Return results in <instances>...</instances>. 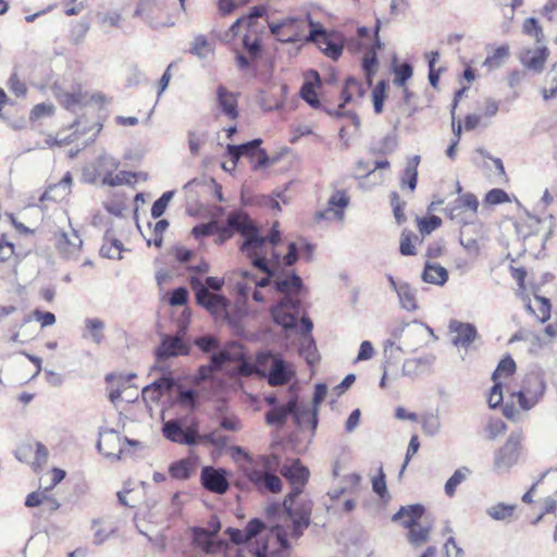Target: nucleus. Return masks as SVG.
I'll return each mask as SVG.
<instances>
[{
    "label": "nucleus",
    "instance_id": "69168bd1",
    "mask_svg": "<svg viewBox=\"0 0 557 557\" xmlns=\"http://www.w3.org/2000/svg\"><path fill=\"white\" fill-rule=\"evenodd\" d=\"M84 100V97L81 92H65L60 96V102L67 110H75L77 106H79Z\"/></svg>",
    "mask_w": 557,
    "mask_h": 557
},
{
    "label": "nucleus",
    "instance_id": "5fc2aeb1",
    "mask_svg": "<svg viewBox=\"0 0 557 557\" xmlns=\"http://www.w3.org/2000/svg\"><path fill=\"white\" fill-rule=\"evenodd\" d=\"M516 368H517L516 362H515V360L510 356H507V357L503 358L498 362L495 371L492 374L493 382L498 381V377L502 374H505V375L513 374L515 371H516Z\"/></svg>",
    "mask_w": 557,
    "mask_h": 557
},
{
    "label": "nucleus",
    "instance_id": "f704fd0d",
    "mask_svg": "<svg viewBox=\"0 0 557 557\" xmlns=\"http://www.w3.org/2000/svg\"><path fill=\"white\" fill-rule=\"evenodd\" d=\"M406 331L412 335L419 336H423L425 331L433 335V330L431 327L417 320H413L412 322H403L393 330L392 335L395 339H399Z\"/></svg>",
    "mask_w": 557,
    "mask_h": 557
},
{
    "label": "nucleus",
    "instance_id": "7ed1b4c3",
    "mask_svg": "<svg viewBox=\"0 0 557 557\" xmlns=\"http://www.w3.org/2000/svg\"><path fill=\"white\" fill-rule=\"evenodd\" d=\"M244 349L238 343H228L221 347L219 342L211 336V392L214 385L220 382L218 370L238 372L244 367Z\"/></svg>",
    "mask_w": 557,
    "mask_h": 557
},
{
    "label": "nucleus",
    "instance_id": "4d7b16f0",
    "mask_svg": "<svg viewBox=\"0 0 557 557\" xmlns=\"http://www.w3.org/2000/svg\"><path fill=\"white\" fill-rule=\"evenodd\" d=\"M523 32L533 37L537 44L544 38L543 29L535 17H529L523 23Z\"/></svg>",
    "mask_w": 557,
    "mask_h": 557
},
{
    "label": "nucleus",
    "instance_id": "2eb2a0df",
    "mask_svg": "<svg viewBox=\"0 0 557 557\" xmlns=\"http://www.w3.org/2000/svg\"><path fill=\"white\" fill-rule=\"evenodd\" d=\"M519 458V436L510 435L505 445L495 453L494 467L509 470Z\"/></svg>",
    "mask_w": 557,
    "mask_h": 557
},
{
    "label": "nucleus",
    "instance_id": "49530a36",
    "mask_svg": "<svg viewBox=\"0 0 557 557\" xmlns=\"http://www.w3.org/2000/svg\"><path fill=\"white\" fill-rule=\"evenodd\" d=\"M471 470L468 467L458 468L453 475L446 481L444 490L445 494L449 497L455 495L456 488L459 484H461L468 475H470Z\"/></svg>",
    "mask_w": 557,
    "mask_h": 557
},
{
    "label": "nucleus",
    "instance_id": "7c9ffc66",
    "mask_svg": "<svg viewBox=\"0 0 557 557\" xmlns=\"http://www.w3.org/2000/svg\"><path fill=\"white\" fill-rule=\"evenodd\" d=\"M197 466L198 457L191 453L188 458L172 463L169 471L173 478L184 480L189 478L191 472L196 470Z\"/></svg>",
    "mask_w": 557,
    "mask_h": 557
},
{
    "label": "nucleus",
    "instance_id": "412c9836",
    "mask_svg": "<svg viewBox=\"0 0 557 557\" xmlns=\"http://www.w3.org/2000/svg\"><path fill=\"white\" fill-rule=\"evenodd\" d=\"M295 424L300 429H309L314 434L318 426V410L309 405L300 404L296 396L295 410L292 411Z\"/></svg>",
    "mask_w": 557,
    "mask_h": 557
},
{
    "label": "nucleus",
    "instance_id": "473e14b6",
    "mask_svg": "<svg viewBox=\"0 0 557 557\" xmlns=\"http://www.w3.org/2000/svg\"><path fill=\"white\" fill-rule=\"evenodd\" d=\"M398 146L397 137L394 133L385 135L383 138L373 141L369 148L372 156H385L393 153Z\"/></svg>",
    "mask_w": 557,
    "mask_h": 557
},
{
    "label": "nucleus",
    "instance_id": "c756f323",
    "mask_svg": "<svg viewBox=\"0 0 557 557\" xmlns=\"http://www.w3.org/2000/svg\"><path fill=\"white\" fill-rule=\"evenodd\" d=\"M85 327L82 337L90 339L96 345H100L104 339V322L99 318H87L84 321Z\"/></svg>",
    "mask_w": 557,
    "mask_h": 557
},
{
    "label": "nucleus",
    "instance_id": "4468645a",
    "mask_svg": "<svg viewBox=\"0 0 557 557\" xmlns=\"http://www.w3.org/2000/svg\"><path fill=\"white\" fill-rule=\"evenodd\" d=\"M162 433L166 440L185 445H195L200 438L195 429H184L182 422L177 419L163 422Z\"/></svg>",
    "mask_w": 557,
    "mask_h": 557
},
{
    "label": "nucleus",
    "instance_id": "ea45409f",
    "mask_svg": "<svg viewBox=\"0 0 557 557\" xmlns=\"http://www.w3.org/2000/svg\"><path fill=\"white\" fill-rule=\"evenodd\" d=\"M329 210L333 211L334 215L342 220L344 218V209L349 203V197L344 190H336L329 199Z\"/></svg>",
    "mask_w": 557,
    "mask_h": 557
},
{
    "label": "nucleus",
    "instance_id": "37998d69",
    "mask_svg": "<svg viewBox=\"0 0 557 557\" xmlns=\"http://www.w3.org/2000/svg\"><path fill=\"white\" fill-rule=\"evenodd\" d=\"M516 506L497 503L486 509V515L495 521H506L513 516Z\"/></svg>",
    "mask_w": 557,
    "mask_h": 557
},
{
    "label": "nucleus",
    "instance_id": "c03bdc74",
    "mask_svg": "<svg viewBox=\"0 0 557 557\" xmlns=\"http://www.w3.org/2000/svg\"><path fill=\"white\" fill-rule=\"evenodd\" d=\"M392 69H393V73L395 74L394 84L398 87H405L406 83L413 75V67L408 62L397 64L396 60L394 59Z\"/></svg>",
    "mask_w": 557,
    "mask_h": 557
},
{
    "label": "nucleus",
    "instance_id": "72a5a7b5",
    "mask_svg": "<svg viewBox=\"0 0 557 557\" xmlns=\"http://www.w3.org/2000/svg\"><path fill=\"white\" fill-rule=\"evenodd\" d=\"M101 181L109 178L120 166V161L114 157L103 153L92 162Z\"/></svg>",
    "mask_w": 557,
    "mask_h": 557
},
{
    "label": "nucleus",
    "instance_id": "4c0bfd02",
    "mask_svg": "<svg viewBox=\"0 0 557 557\" xmlns=\"http://www.w3.org/2000/svg\"><path fill=\"white\" fill-rule=\"evenodd\" d=\"M152 370L162 372V376L152 382L158 384L157 388L162 395L170 393L173 389H177L180 384L171 375V371L168 367L156 364L153 366Z\"/></svg>",
    "mask_w": 557,
    "mask_h": 557
},
{
    "label": "nucleus",
    "instance_id": "c9c22d12",
    "mask_svg": "<svg viewBox=\"0 0 557 557\" xmlns=\"http://www.w3.org/2000/svg\"><path fill=\"white\" fill-rule=\"evenodd\" d=\"M99 441L97 443L98 450L103 454L106 457L115 456L120 458V455L124 453L123 448H119V454H114L113 451H108L103 449V445H111L114 443H120L121 438L116 431L112 429H103L99 432Z\"/></svg>",
    "mask_w": 557,
    "mask_h": 557
},
{
    "label": "nucleus",
    "instance_id": "3c124183",
    "mask_svg": "<svg viewBox=\"0 0 557 557\" xmlns=\"http://www.w3.org/2000/svg\"><path fill=\"white\" fill-rule=\"evenodd\" d=\"M135 177V173L131 171H120L116 174H112L106 181H101V184L104 186L116 187L121 185H129L133 184V178Z\"/></svg>",
    "mask_w": 557,
    "mask_h": 557
},
{
    "label": "nucleus",
    "instance_id": "a211bd4d",
    "mask_svg": "<svg viewBox=\"0 0 557 557\" xmlns=\"http://www.w3.org/2000/svg\"><path fill=\"white\" fill-rule=\"evenodd\" d=\"M299 21L294 17L285 18L280 23H270L269 28L272 35L278 36V40L285 44H295L301 40V36L298 33Z\"/></svg>",
    "mask_w": 557,
    "mask_h": 557
},
{
    "label": "nucleus",
    "instance_id": "393cba45",
    "mask_svg": "<svg viewBox=\"0 0 557 557\" xmlns=\"http://www.w3.org/2000/svg\"><path fill=\"white\" fill-rule=\"evenodd\" d=\"M262 140L260 138L252 139L250 141L240 145H226V156L232 162V168H235L238 160L242 157L253 158L260 150Z\"/></svg>",
    "mask_w": 557,
    "mask_h": 557
},
{
    "label": "nucleus",
    "instance_id": "f3484780",
    "mask_svg": "<svg viewBox=\"0 0 557 557\" xmlns=\"http://www.w3.org/2000/svg\"><path fill=\"white\" fill-rule=\"evenodd\" d=\"M435 361L436 357L433 354L405 359L401 367V376L416 380L418 376L431 372Z\"/></svg>",
    "mask_w": 557,
    "mask_h": 557
},
{
    "label": "nucleus",
    "instance_id": "39448f33",
    "mask_svg": "<svg viewBox=\"0 0 557 557\" xmlns=\"http://www.w3.org/2000/svg\"><path fill=\"white\" fill-rule=\"evenodd\" d=\"M222 286L219 278L211 276V317L216 322L228 325L233 331L242 330V319L245 315V309L239 306H233L225 297L215 294Z\"/></svg>",
    "mask_w": 557,
    "mask_h": 557
},
{
    "label": "nucleus",
    "instance_id": "4be33fe9",
    "mask_svg": "<svg viewBox=\"0 0 557 557\" xmlns=\"http://www.w3.org/2000/svg\"><path fill=\"white\" fill-rule=\"evenodd\" d=\"M190 547L182 553L181 557H203L209 554V531L194 527L190 529Z\"/></svg>",
    "mask_w": 557,
    "mask_h": 557
},
{
    "label": "nucleus",
    "instance_id": "13d9d810",
    "mask_svg": "<svg viewBox=\"0 0 557 557\" xmlns=\"http://www.w3.org/2000/svg\"><path fill=\"white\" fill-rule=\"evenodd\" d=\"M422 430L428 436L436 435L441 430L438 417L433 413L424 416L422 420Z\"/></svg>",
    "mask_w": 557,
    "mask_h": 557
},
{
    "label": "nucleus",
    "instance_id": "6e6552de",
    "mask_svg": "<svg viewBox=\"0 0 557 557\" xmlns=\"http://www.w3.org/2000/svg\"><path fill=\"white\" fill-rule=\"evenodd\" d=\"M258 361L260 366L267 369V377L271 386L286 384L295 375V371L289 363L271 352L259 355Z\"/></svg>",
    "mask_w": 557,
    "mask_h": 557
},
{
    "label": "nucleus",
    "instance_id": "bf43d9fd",
    "mask_svg": "<svg viewBox=\"0 0 557 557\" xmlns=\"http://www.w3.org/2000/svg\"><path fill=\"white\" fill-rule=\"evenodd\" d=\"M417 235L412 232L404 231L400 236L399 251L403 256H414L416 248L412 244V239H416Z\"/></svg>",
    "mask_w": 557,
    "mask_h": 557
},
{
    "label": "nucleus",
    "instance_id": "0eeeda50",
    "mask_svg": "<svg viewBox=\"0 0 557 557\" xmlns=\"http://www.w3.org/2000/svg\"><path fill=\"white\" fill-rule=\"evenodd\" d=\"M546 382L539 373H530L523 380L521 389L513 393L523 410L532 409L544 396Z\"/></svg>",
    "mask_w": 557,
    "mask_h": 557
},
{
    "label": "nucleus",
    "instance_id": "aec40b11",
    "mask_svg": "<svg viewBox=\"0 0 557 557\" xmlns=\"http://www.w3.org/2000/svg\"><path fill=\"white\" fill-rule=\"evenodd\" d=\"M548 58V49L546 46H537L536 48H528L519 53V60L530 71L542 73L544 64Z\"/></svg>",
    "mask_w": 557,
    "mask_h": 557
},
{
    "label": "nucleus",
    "instance_id": "de8ad7c7",
    "mask_svg": "<svg viewBox=\"0 0 557 557\" xmlns=\"http://www.w3.org/2000/svg\"><path fill=\"white\" fill-rule=\"evenodd\" d=\"M509 55V47L508 46H499L497 47L493 53L491 55H488L484 62H483V66H486L490 71L491 70H495V69H499L505 60L508 58Z\"/></svg>",
    "mask_w": 557,
    "mask_h": 557
},
{
    "label": "nucleus",
    "instance_id": "ddd939ff",
    "mask_svg": "<svg viewBox=\"0 0 557 557\" xmlns=\"http://www.w3.org/2000/svg\"><path fill=\"white\" fill-rule=\"evenodd\" d=\"M163 10V4L159 0H138L134 16L140 17L151 28L172 27L175 22L168 18L160 22L158 18L159 12Z\"/></svg>",
    "mask_w": 557,
    "mask_h": 557
},
{
    "label": "nucleus",
    "instance_id": "dca6fc26",
    "mask_svg": "<svg viewBox=\"0 0 557 557\" xmlns=\"http://www.w3.org/2000/svg\"><path fill=\"white\" fill-rule=\"evenodd\" d=\"M448 329L450 333L455 334V336L451 338V344L456 347H462L467 349L478 337L475 325L469 322L451 320L449 322Z\"/></svg>",
    "mask_w": 557,
    "mask_h": 557
},
{
    "label": "nucleus",
    "instance_id": "5701e85b",
    "mask_svg": "<svg viewBox=\"0 0 557 557\" xmlns=\"http://www.w3.org/2000/svg\"><path fill=\"white\" fill-rule=\"evenodd\" d=\"M479 208L478 198L473 194H465L459 196L451 205L446 207L445 212L451 220L462 221L461 213L462 211H470L471 213H475Z\"/></svg>",
    "mask_w": 557,
    "mask_h": 557
},
{
    "label": "nucleus",
    "instance_id": "f257e3e1",
    "mask_svg": "<svg viewBox=\"0 0 557 557\" xmlns=\"http://www.w3.org/2000/svg\"><path fill=\"white\" fill-rule=\"evenodd\" d=\"M235 232H238L244 238L239 247L240 251L255 269L265 274L261 280H257L249 271H240V280L234 285L238 300L245 304L253 288V300L262 302L264 296L259 288L272 284L275 292L281 295L278 304L271 310L272 317L284 330L294 329L297 324V318L300 315L301 301L299 297L305 292V286L298 274L282 267L281 255L275 250V246L280 243L277 223L272 226L270 233L265 236L255 222L243 212L230 213L225 224H220L211 211V236L215 235L214 242L216 244H223Z\"/></svg>",
    "mask_w": 557,
    "mask_h": 557
},
{
    "label": "nucleus",
    "instance_id": "a19ab883",
    "mask_svg": "<svg viewBox=\"0 0 557 557\" xmlns=\"http://www.w3.org/2000/svg\"><path fill=\"white\" fill-rule=\"evenodd\" d=\"M177 403L188 409H195L199 404V393L194 388H184L181 384L177 386Z\"/></svg>",
    "mask_w": 557,
    "mask_h": 557
},
{
    "label": "nucleus",
    "instance_id": "052dcab7",
    "mask_svg": "<svg viewBox=\"0 0 557 557\" xmlns=\"http://www.w3.org/2000/svg\"><path fill=\"white\" fill-rule=\"evenodd\" d=\"M505 431H506V424L499 418L491 419L485 428L486 437L490 441L495 440L497 436L502 435Z\"/></svg>",
    "mask_w": 557,
    "mask_h": 557
},
{
    "label": "nucleus",
    "instance_id": "603ef678",
    "mask_svg": "<svg viewBox=\"0 0 557 557\" xmlns=\"http://www.w3.org/2000/svg\"><path fill=\"white\" fill-rule=\"evenodd\" d=\"M385 98L386 83L384 81H380L372 90L373 109L376 114L382 113Z\"/></svg>",
    "mask_w": 557,
    "mask_h": 557
},
{
    "label": "nucleus",
    "instance_id": "9d476101",
    "mask_svg": "<svg viewBox=\"0 0 557 557\" xmlns=\"http://www.w3.org/2000/svg\"><path fill=\"white\" fill-rule=\"evenodd\" d=\"M190 347L186 344L180 334L161 336L160 344L154 349V356L158 362L170 358L187 356Z\"/></svg>",
    "mask_w": 557,
    "mask_h": 557
},
{
    "label": "nucleus",
    "instance_id": "58836bf2",
    "mask_svg": "<svg viewBox=\"0 0 557 557\" xmlns=\"http://www.w3.org/2000/svg\"><path fill=\"white\" fill-rule=\"evenodd\" d=\"M400 307L406 311H416L418 304L416 299L417 290L409 283H405L396 293Z\"/></svg>",
    "mask_w": 557,
    "mask_h": 557
},
{
    "label": "nucleus",
    "instance_id": "cd10ccee",
    "mask_svg": "<svg viewBox=\"0 0 557 557\" xmlns=\"http://www.w3.org/2000/svg\"><path fill=\"white\" fill-rule=\"evenodd\" d=\"M216 102L221 111L231 120L238 116L237 95L220 86L216 90Z\"/></svg>",
    "mask_w": 557,
    "mask_h": 557
},
{
    "label": "nucleus",
    "instance_id": "8fccbe9b",
    "mask_svg": "<svg viewBox=\"0 0 557 557\" xmlns=\"http://www.w3.org/2000/svg\"><path fill=\"white\" fill-rule=\"evenodd\" d=\"M175 195V190H168L159 197L151 207V216L153 219H158L165 212L169 202L172 200V198Z\"/></svg>",
    "mask_w": 557,
    "mask_h": 557
},
{
    "label": "nucleus",
    "instance_id": "774afa93",
    "mask_svg": "<svg viewBox=\"0 0 557 557\" xmlns=\"http://www.w3.org/2000/svg\"><path fill=\"white\" fill-rule=\"evenodd\" d=\"M509 200V195L500 188H493L485 195V202L488 205H500Z\"/></svg>",
    "mask_w": 557,
    "mask_h": 557
},
{
    "label": "nucleus",
    "instance_id": "09e8293b",
    "mask_svg": "<svg viewBox=\"0 0 557 557\" xmlns=\"http://www.w3.org/2000/svg\"><path fill=\"white\" fill-rule=\"evenodd\" d=\"M319 47L324 54L333 60H337L343 53V45L338 41H335L329 35L323 37L319 44Z\"/></svg>",
    "mask_w": 557,
    "mask_h": 557
},
{
    "label": "nucleus",
    "instance_id": "338daca9",
    "mask_svg": "<svg viewBox=\"0 0 557 557\" xmlns=\"http://www.w3.org/2000/svg\"><path fill=\"white\" fill-rule=\"evenodd\" d=\"M372 490L381 498H384L388 494L385 482V473L382 467L379 469L377 475L372 479Z\"/></svg>",
    "mask_w": 557,
    "mask_h": 557
},
{
    "label": "nucleus",
    "instance_id": "b1692460",
    "mask_svg": "<svg viewBox=\"0 0 557 557\" xmlns=\"http://www.w3.org/2000/svg\"><path fill=\"white\" fill-rule=\"evenodd\" d=\"M263 529L264 523L262 522V520L253 518L248 522L245 531L234 528H227L226 533L228 534V539L232 543L240 545L250 542Z\"/></svg>",
    "mask_w": 557,
    "mask_h": 557
},
{
    "label": "nucleus",
    "instance_id": "680f3d73",
    "mask_svg": "<svg viewBox=\"0 0 557 557\" xmlns=\"http://www.w3.org/2000/svg\"><path fill=\"white\" fill-rule=\"evenodd\" d=\"M89 28H90V24L87 21L82 20V21L77 22L71 30V35H70L71 40L75 45L83 42Z\"/></svg>",
    "mask_w": 557,
    "mask_h": 557
},
{
    "label": "nucleus",
    "instance_id": "a878e982",
    "mask_svg": "<svg viewBox=\"0 0 557 557\" xmlns=\"http://www.w3.org/2000/svg\"><path fill=\"white\" fill-rule=\"evenodd\" d=\"M321 87V78L317 71H310L309 76L304 82L300 88V97L313 109L321 106L315 89Z\"/></svg>",
    "mask_w": 557,
    "mask_h": 557
},
{
    "label": "nucleus",
    "instance_id": "f8f14e48",
    "mask_svg": "<svg viewBox=\"0 0 557 557\" xmlns=\"http://www.w3.org/2000/svg\"><path fill=\"white\" fill-rule=\"evenodd\" d=\"M298 319L299 317L297 318V324L293 330H298L301 334L299 354L310 366H312L319 358L315 342L311 335L313 323L308 317H302L300 321H298ZM288 330L289 329L286 331Z\"/></svg>",
    "mask_w": 557,
    "mask_h": 557
},
{
    "label": "nucleus",
    "instance_id": "e433bc0d",
    "mask_svg": "<svg viewBox=\"0 0 557 557\" xmlns=\"http://www.w3.org/2000/svg\"><path fill=\"white\" fill-rule=\"evenodd\" d=\"M123 251V244L121 240L111 237L107 232L103 237V244L100 248V256L109 259H121Z\"/></svg>",
    "mask_w": 557,
    "mask_h": 557
},
{
    "label": "nucleus",
    "instance_id": "9b49d317",
    "mask_svg": "<svg viewBox=\"0 0 557 557\" xmlns=\"http://www.w3.org/2000/svg\"><path fill=\"white\" fill-rule=\"evenodd\" d=\"M242 45L245 52L237 51L235 61L240 70L248 71L255 67V63L261 57V37L259 35L252 37L250 34H246L242 39Z\"/></svg>",
    "mask_w": 557,
    "mask_h": 557
},
{
    "label": "nucleus",
    "instance_id": "1a4fd4ad",
    "mask_svg": "<svg viewBox=\"0 0 557 557\" xmlns=\"http://www.w3.org/2000/svg\"><path fill=\"white\" fill-rule=\"evenodd\" d=\"M188 278L196 295L197 304L209 311V264L201 260L197 265L188 267Z\"/></svg>",
    "mask_w": 557,
    "mask_h": 557
},
{
    "label": "nucleus",
    "instance_id": "c85d7f7f",
    "mask_svg": "<svg viewBox=\"0 0 557 557\" xmlns=\"http://www.w3.org/2000/svg\"><path fill=\"white\" fill-rule=\"evenodd\" d=\"M73 178L70 172H66L58 184L49 186V188L42 194L40 200H59L63 199L71 193V185Z\"/></svg>",
    "mask_w": 557,
    "mask_h": 557
},
{
    "label": "nucleus",
    "instance_id": "6e6d98bb",
    "mask_svg": "<svg viewBox=\"0 0 557 557\" xmlns=\"http://www.w3.org/2000/svg\"><path fill=\"white\" fill-rule=\"evenodd\" d=\"M189 52L199 59H203L209 53V42L205 35H197L190 44Z\"/></svg>",
    "mask_w": 557,
    "mask_h": 557
},
{
    "label": "nucleus",
    "instance_id": "a18cd8bd",
    "mask_svg": "<svg viewBox=\"0 0 557 557\" xmlns=\"http://www.w3.org/2000/svg\"><path fill=\"white\" fill-rule=\"evenodd\" d=\"M352 89H358V97H363L366 94V88L362 84L354 77H348L345 81L344 88L342 90V103L341 107H345L354 98Z\"/></svg>",
    "mask_w": 557,
    "mask_h": 557
},
{
    "label": "nucleus",
    "instance_id": "2f4dec72",
    "mask_svg": "<svg viewBox=\"0 0 557 557\" xmlns=\"http://www.w3.org/2000/svg\"><path fill=\"white\" fill-rule=\"evenodd\" d=\"M421 277L425 283L443 286L448 280V271L441 264L426 262Z\"/></svg>",
    "mask_w": 557,
    "mask_h": 557
},
{
    "label": "nucleus",
    "instance_id": "20e7f679",
    "mask_svg": "<svg viewBox=\"0 0 557 557\" xmlns=\"http://www.w3.org/2000/svg\"><path fill=\"white\" fill-rule=\"evenodd\" d=\"M424 513V507L420 504L401 506L397 512L392 517L393 522H400V524L408 529L407 540L414 548L421 547L430 540V525H422L419 520Z\"/></svg>",
    "mask_w": 557,
    "mask_h": 557
},
{
    "label": "nucleus",
    "instance_id": "864d4df0",
    "mask_svg": "<svg viewBox=\"0 0 557 557\" xmlns=\"http://www.w3.org/2000/svg\"><path fill=\"white\" fill-rule=\"evenodd\" d=\"M419 232L422 235H429L442 224V219L437 215H429L425 218L417 219Z\"/></svg>",
    "mask_w": 557,
    "mask_h": 557
},
{
    "label": "nucleus",
    "instance_id": "79ce46f5",
    "mask_svg": "<svg viewBox=\"0 0 557 557\" xmlns=\"http://www.w3.org/2000/svg\"><path fill=\"white\" fill-rule=\"evenodd\" d=\"M230 488L228 474L224 469L211 468V492L224 494Z\"/></svg>",
    "mask_w": 557,
    "mask_h": 557
},
{
    "label": "nucleus",
    "instance_id": "bb28decb",
    "mask_svg": "<svg viewBox=\"0 0 557 557\" xmlns=\"http://www.w3.org/2000/svg\"><path fill=\"white\" fill-rule=\"evenodd\" d=\"M295 406L296 395H293L286 404L276 406L265 413L267 423L282 428L286 423L288 416H292Z\"/></svg>",
    "mask_w": 557,
    "mask_h": 557
},
{
    "label": "nucleus",
    "instance_id": "e2e57ef3",
    "mask_svg": "<svg viewBox=\"0 0 557 557\" xmlns=\"http://www.w3.org/2000/svg\"><path fill=\"white\" fill-rule=\"evenodd\" d=\"M377 66V57L374 51L368 52L362 59V70L371 83L372 76L375 74Z\"/></svg>",
    "mask_w": 557,
    "mask_h": 557
},
{
    "label": "nucleus",
    "instance_id": "f03ea898",
    "mask_svg": "<svg viewBox=\"0 0 557 557\" xmlns=\"http://www.w3.org/2000/svg\"><path fill=\"white\" fill-rule=\"evenodd\" d=\"M278 471L293 486L284 499V507L293 523L292 535L298 539L310 524L311 508L302 505L300 508L294 509L293 506L309 480V469L299 459H292L281 466L278 455L272 454L261 456L259 465L247 471V478L260 492L278 493L283 486V482L277 475Z\"/></svg>",
    "mask_w": 557,
    "mask_h": 557
},
{
    "label": "nucleus",
    "instance_id": "6ab92c4d",
    "mask_svg": "<svg viewBox=\"0 0 557 557\" xmlns=\"http://www.w3.org/2000/svg\"><path fill=\"white\" fill-rule=\"evenodd\" d=\"M83 245V240L75 228L71 233L60 232L55 235V247L64 258L77 256Z\"/></svg>",
    "mask_w": 557,
    "mask_h": 557
},
{
    "label": "nucleus",
    "instance_id": "0e129e2a",
    "mask_svg": "<svg viewBox=\"0 0 557 557\" xmlns=\"http://www.w3.org/2000/svg\"><path fill=\"white\" fill-rule=\"evenodd\" d=\"M91 528L94 530V544L101 545L103 544L113 532V530L107 531L102 528L100 519H94L91 523Z\"/></svg>",
    "mask_w": 557,
    "mask_h": 557
},
{
    "label": "nucleus",
    "instance_id": "423d86ee",
    "mask_svg": "<svg viewBox=\"0 0 557 557\" xmlns=\"http://www.w3.org/2000/svg\"><path fill=\"white\" fill-rule=\"evenodd\" d=\"M226 405L223 399H216L214 403V409L219 412L214 418H211L218 428L211 430V457L213 455H222L225 449H228L227 444L230 436L222 434V431L236 432L239 430V422L233 416L223 414V410Z\"/></svg>",
    "mask_w": 557,
    "mask_h": 557
}]
</instances>
